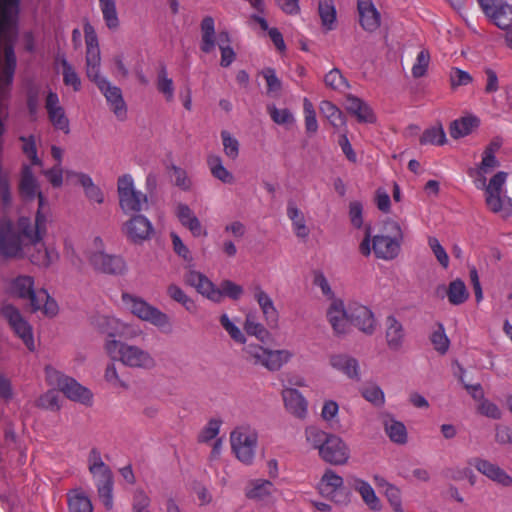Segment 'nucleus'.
Wrapping results in <instances>:
<instances>
[{"label":"nucleus","mask_w":512,"mask_h":512,"mask_svg":"<svg viewBox=\"0 0 512 512\" xmlns=\"http://www.w3.org/2000/svg\"><path fill=\"white\" fill-rule=\"evenodd\" d=\"M167 294L171 299L183 305L188 311H192L195 306L194 301L176 284H170L167 287Z\"/></svg>","instance_id":"0e129e2a"},{"label":"nucleus","mask_w":512,"mask_h":512,"mask_svg":"<svg viewBox=\"0 0 512 512\" xmlns=\"http://www.w3.org/2000/svg\"><path fill=\"white\" fill-rule=\"evenodd\" d=\"M319 15L323 26L331 30L336 21V10L332 0H320Z\"/></svg>","instance_id":"5fc2aeb1"},{"label":"nucleus","mask_w":512,"mask_h":512,"mask_svg":"<svg viewBox=\"0 0 512 512\" xmlns=\"http://www.w3.org/2000/svg\"><path fill=\"white\" fill-rule=\"evenodd\" d=\"M430 59H431V57H430V53L428 50L421 49L418 52V54L415 58V61L413 63V66L411 68V73L414 78H420L426 74L429 64H430Z\"/></svg>","instance_id":"680f3d73"},{"label":"nucleus","mask_w":512,"mask_h":512,"mask_svg":"<svg viewBox=\"0 0 512 512\" xmlns=\"http://www.w3.org/2000/svg\"><path fill=\"white\" fill-rule=\"evenodd\" d=\"M430 340L434 349L442 355L445 354L450 347V340L442 324L437 325L430 336Z\"/></svg>","instance_id":"13d9d810"},{"label":"nucleus","mask_w":512,"mask_h":512,"mask_svg":"<svg viewBox=\"0 0 512 512\" xmlns=\"http://www.w3.org/2000/svg\"><path fill=\"white\" fill-rule=\"evenodd\" d=\"M327 321L336 336H346L350 333L349 303L342 299H333L326 310Z\"/></svg>","instance_id":"5701e85b"},{"label":"nucleus","mask_w":512,"mask_h":512,"mask_svg":"<svg viewBox=\"0 0 512 512\" xmlns=\"http://www.w3.org/2000/svg\"><path fill=\"white\" fill-rule=\"evenodd\" d=\"M385 338L387 346L391 350H399L403 345V326L394 316H389L386 319Z\"/></svg>","instance_id":"e433bc0d"},{"label":"nucleus","mask_w":512,"mask_h":512,"mask_svg":"<svg viewBox=\"0 0 512 512\" xmlns=\"http://www.w3.org/2000/svg\"><path fill=\"white\" fill-rule=\"evenodd\" d=\"M84 35L86 43V75L105 96L110 109L117 118L124 119L127 108L120 88L112 85L100 73L101 57L98 38L91 24L86 23L84 25Z\"/></svg>","instance_id":"7ed1b4c3"},{"label":"nucleus","mask_w":512,"mask_h":512,"mask_svg":"<svg viewBox=\"0 0 512 512\" xmlns=\"http://www.w3.org/2000/svg\"><path fill=\"white\" fill-rule=\"evenodd\" d=\"M319 108L323 116L326 117L333 126L344 124L342 112L333 103L322 101Z\"/></svg>","instance_id":"e2e57ef3"},{"label":"nucleus","mask_w":512,"mask_h":512,"mask_svg":"<svg viewBox=\"0 0 512 512\" xmlns=\"http://www.w3.org/2000/svg\"><path fill=\"white\" fill-rule=\"evenodd\" d=\"M352 488L360 495L363 503L368 507L369 510L379 512L382 509V501L377 496L374 488L368 481L360 477H353Z\"/></svg>","instance_id":"7c9ffc66"},{"label":"nucleus","mask_w":512,"mask_h":512,"mask_svg":"<svg viewBox=\"0 0 512 512\" xmlns=\"http://www.w3.org/2000/svg\"><path fill=\"white\" fill-rule=\"evenodd\" d=\"M69 512H93V505L89 496L81 491L74 490L68 495Z\"/></svg>","instance_id":"ea45409f"},{"label":"nucleus","mask_w":512,"mask_h":512,"mask_svg":"<svg viewBox=\"0 0 512 512\" xmlns=\"http://www.w3.org/2000/svg\"><path fill=\"white\" fill-rule=\"evenodd\" d=\"M468 464L498 486L512 487V476L497 463L486 458L473 457L468 460Z\"/></svg>","instance_id":"4be33fe9"},{"label":"nucleus","mask_w":512,"mask_h":512,"mask_svg":"<svg viewBox=\"0 0 512 512\" xmlns=\"http://www.w3.org/2000/svg\"><path fill=\"white\" fill-rule=\"evenodd\" d=\"M121 300L124 308L138 319L148 322L162 331L171 330L172 325L169 316L145 299L124 292L121 295Z\"/></svg>","instance_id":"9d476101"},{"label":"nucleus","mask_w":512,"mask_h":512,"mask_svg":"<svg viewBox=\"0 0 512 512\" xmlns=\"http://www.w3.org/2000/svg\"><path fill=\"white\" fill-rule=\"evenodd\" d=\"M231 451L236 459L246 466L254 463L258 445L256 430L248 425L235 427L229 437Z\"/></svg>","instance_id":"f8f14e48"},{"label":"nucleus","mask_w":512,"mask_h":512,"mask_svg":"<svg viewBox=\"0 0 512 512\" xmlns=\"http://www.w3.org/2000/svg\"><path fill=\"white\" fill-rule=\"evenodd\" d=\"M244 330L260 341H264L269 336V331L265 324L261 323L253 314L246 315Z\"/></svg>","instance_id":"a18cd8bd"},{"label":"nucleus","mask_w":512,"mask_h":512,"mask_svg":"<svg viewBox=\"0 0 512 512\" xmlns=\"http://www.w3.org/2000/svg\"><path fill=\"white\" fill-rule=\"evenodd\" d=\"M1 311L14 333L22 340L30 351H34L36 346L32 327L23 318L20 311L11 304L4 305Z\"/></svg>","instance_id":"aec40b11"},{"label":"nucleus","mask_w":512,"mask_h":512,"mask_svg":"<svg viewBox=\"0 0 512 512\" xmlns=\"http://www.w3.org/2000/svg\"><path fill=\"white\" fill-rule=\"evenodd\" d=\"M218 291L220 292L219 303H221L225 297L237 301L244 295V287L228 279L220 283Z\"/></svg>","instance_id":"603ef678"},{"label":"nucleus","mask_w":512,"mask_h":512,"mask_svg":"<svg viewBox=\"0 0 512 512\" xmlns=\"http://www.w3.org/2000/svg\"><path fill=\"white\" fill-rule=\"evenodd\" d=\"M268 112L272 120L278 125H292L295 122L294 115L286 108L268 107Z\"/></svg>","instance_id":"774afa93"},{"label":"nucleus","mask_w":512,"mask_h":512,"mask_svg":"<svg viewBox=\"0 0 512 512\" xmlns=\"http://www.w3.org/2000/svg\"><path fill=\"white\" fill-rule=\"evenodd\" d=\"M217 44L221 52L220 64L223 67L230 66L235 60L236 54L230 45V38L228 33L221 32L217 36Z\"/></svg>","instance_id":"49530a36"},{"label":"nucleus","mask_w":512,"mask_h":512,"mask_svg":"<svg viewBox=\"0 0 512 512\" xmlns=\"http://www.w3.org/2000/svg\"><path fill=\"white\" fill-rule=\"evenodd\" d=\"M223 153L230 160H236L240 154V142L235 135L228 130L220 133Z\"/></svg>","instance_id":"c03bdc74"},{"label":"nucleus","mask_w":512,"mask_h":512,"mask_svg":"<svg viewBox=\"0 0 512 512\" xmlns=\"http://www.w3.org/2000/svg\"><path fill=\"white\" fill-rule=\"evenodd\" d=\"M315 489L320 496L335 505H347L350 501V494L345 487L344 478L331 468L324 470Z\"/></svg>","instance_id":"4468645a"},{"label":"nucleus","mask_w":512,"mask_h":512,"mask_svg":"<svg viewBox=\"0 0 512 512\" xmlns=\"http://www.w3.org/2000/svg\"><path fill=\"white\" fill-rule=\"evenodd\" d=\"M44 108L47 118L52 127L67 135L70 133V120L65 107L61 104L56 91L48 88L44 92Z\"/></svg>","instance_id":"f3484780"},{"label":"nucleus","mask_w":512,"mask_h":512,"mask_svg":"<svg viewBox=\"0 0 512 512\" xmlns=\"http://www.w3.org/2000/svg\"><path fill=\"white\" fill-rule=\"evenodd\" d=\"M219 322L232 340L241 344L245 343V333L238 326V323L231 319L228 314L223 313L219 318Z\"/></svg>","instance_id":"3c124183"},{"label":"nucleus","mask_w":512,"mask_h":512,"mask_svg":"<svg viewBox=\"0 0 512 512\" xmlns=\"http://www.w3.org/2000/svg\"><path fill=\"white\" fill-rule=\"evenodd\" d=\"M68 170L58 164L42 169L41 173L53 188H60L63 186L65 179L67 180Z\"/></svg>","instance_id":"8fccbe9b"},{"label":"nucleus","mask_w":512,"mask_h":512,"mask_svg":"<svg viewBox=\"0 0 512 512\" xmlns=\"http://www.w3.org/2000/svg\"><path fill=\"white\" fill-rule=\"evenodd\" d=\"M479 119L474 115L463 116L450 124L449 132L453 139L468 136L479 126Z\"/></svg>","instance_id":"4c0bfd02"},{"label":"nucleus","mask_w":512,"mask_h":512,"mask_svg":"<svg viewBox=\"0 0 512 512\" xmlns=\"http://www.w3.org/2000/svg\"><path fill=\"white\" fill-rule=\"evenodd\" d=\"M332 369L341 372L350 379L359 378V365L355 358L345 353H333L329 356Z\"/></svg>","instance_id":"2f4dec72"},{"label":"nucleus","mask_w":512,"mask_h":512,"mask_svg":"<svg viewBox=\"0 0 512 512\" xmlns=\"http://www.w3.org/2000/svg\"><path fill=\"white\" fill-rule=\"evenodd\" d=\"M252 295L262 313L265 324L275 329L279 326L280 312L277 309L272 297L260 285L254 286Z\"/></svg>","instance_id":"a878e982"},{"label":"nucleus","mask_w":512,"mask_h":512,"mask_svg":"<svg viewBox=\"0 0 512 512\" xmlns=\"http://www.w3.org/2000/svg\"><path fill=\"white\" fill-rule=\"evenodd\" d=\"M170 238L174 253L184 262L191 264L194 261V257L190 248L184 243L177 233L172 232L170 234Z\"/></svg>","instance_id":"bf43d9fd"},{"label":"nucleus","mask_w":512,"mask_h":512,"mask_svg":"<svg viewBox=\"0 0 512 512\" xmlns=\"http://www.w3.org/2000/svg\"><path fill=\"white\" fill-rule=\"evenodd\" d=\"M45 377L49 385L57 387L67 398L80 402L82 404H90L93 399L91 391L82 386L76 380L62 374L52 366L45 368Z\"/></svg>","instance_id":"ddd939ff"},{"label":"nucleus","mask_w":512,"mask_h":512,"mask_svg":"<svg viewBox=\"0 0 512 512\" xmlns=\"http://www.w3.org/2000/svg\"><path fill=\"white\" fill-rule=\"evenodd\" d=\"M326 86L337 91H345L349 84L338 69L330 70L324 77Z\"/></svg>","instance_id":"69168bd1"},{"label":"nucleus","mask_w":512,"mask_h":512,"mask_svg":"<svg viewBox=\"0 0 512 512\" xmlns=\"http://www.w3.org/2000/svg\"><path fill=\"white\" fill-rule=\"evenodd\" d=\"M446 141V134L441 125H435L426 129L420 137V144L422 145L442 146Z\"/></svg>","instance_id":"de8ad7c7"},{"label":"nucleus","mask_w":512,"mask_h":512,"mask_svg":"<svg viewBox=\"0 0 512 512\" xmlns=\"http://www.w3.org/2000/svg\"><path fill=\"white\" fill-rule=\"evenodd\" d=\"M99 5L106 26L111 30L117 29L119 26V18L115 0H99Z\"/></svg>","instance_id":"09e8293b"},{"label":"nucleus","mask_w":512,"mask_h":512,"mask_svg":"<svg viewBox=\"0 0 512 512\" xmlns=\"http://www.w3.org/2000/svg\"><path fill=\"white\" fill-rule=\"evenodd\" d=\"M447 297L453 305H460L467 301L469 292L465 283L461 279L451 281L447 289Z\"/></svg>","instance_id":"37998d69"},{"label":"nucleus","mask_w":512,"mask_h":512,"mask_svg":"<svg viewBox=\"0 0 512 512\" xmlns=\"http://www.w3.org/2000/svg\"><path fill=\"white\" fill-rule=\"evenodd\" d=\"M244 352L253 364L270 372L281 370L295 355L292 350L287 348L271 349L256 343L248 344L244 348Z\"/></svg>","instance_id":"9b49d317"},{"label":"nucleus","mask_w":512,"mask_h":512,"mask_svg":"<svg viewBox=\"0 0 512 512\" xmlns=\"http://www.w3.org/2000/svg\"><path fill=\"white\" fill-rule=\"evenodd\" d=\"M285 409L294 417L305 419L308 414V401L301 391L293 387H283L281 392Z\"/></svg>","instance_id":"cd10ccee"},{"label":"nucleus","mask_w":512,"mask_h":512,"mask_svg":"<svg viewBox=\"0 0 512 512\" xmlns=\"http://www.w3.org/2000/svg\"><path fill=\"white\" fill-rule=\"evenodd\" d=\"M104 349L112 361H119L126 367L151 370L156 366L154 356L140 346L116 339H108Z\"/></svg>","instance_id":"6e6552de"},{"label":"nucleus","mask_w":512,"mask_h":512,"mask_svg":"<svg viewBox=\"0 0 512 512\" xmlns=\"http://www.w3.org/2000/svg\"><path fill=\"white\" fill-rule=\"evenodd\" d=\"M123 232L130 242L142 244L152 238L154 227L146 216L137 214L124 223Z\"/></svg>","instance_id":"393cba45"},{"label":"nucleus","mask_w":512,"mask_h":512,"mask_svg":"<svg viewBox=\"0 0 512 512\" xmlns=\"http://www.w3.org/2000/svg\"><path fill=\"white\" fill-rule=\"evenodd\" d=\"M331 432L324 431L319 427L310 425L304 430L305 443L319 454L326 444Z\"/></svg>","instance_id":"58836bf2"},{"label":"nucleus","mask_w":512,"mask_h":512,"mask_svg":"<svg viewBox=\"0 0 512 512\" xmlns=\"http://www.w3.org/2000/svg\"><path fill=\"white\" fill-rule=\"evenodd\" d=\"M17 60L15 54H0V114L6 109V101L10 97L11 88L13 84L14 74L16 70ZM4 131L2 122L0 121V136ZM0 194L5 204H8L11 200V194L7 181L0 179ZM50 213L48 214V216ZM49 217L47 218V220ZM9 222L16 224V221L9 219H2L0 226L3 223ZM48 221L46 222V224ZM47 231V227L45 228ZM46 232L43 233L41 239L35 241L27 247H25L23 253L17 256L6 255L0 251V254L7 258H23L28 256L32 263L41 266L48 267L59 260V252L53 244L40 243Z\"/></svg>","instance_id":"f03ea898"},{"label":"nucleus","mask_w":512,"mask_h":512,"mask_svg":"<svg viewBox=\"0 0 512 512\" xmlns=\"http://www.w3.org/2000/svg\"><path fill=\"white\" fill-rule=\"evenodd\" d=\"M383 427L391 442L397 445H405L408 442V431L405 424L393 416H383Z\"/></svg>","instance_id":"473e14b6"},{"label":"nucleus","mask_w":512,"mask_h":512,"mask_svg":"<svg viewBox=\"0 0 512 512\" xmlns=\"http://www.w3.org/2000/svg\"><path fill=\"white\" fill-rule=\"evenodd\" d=\"M287 217L291 221L292 230L296 237L306 240L309 237L310 229L306 224V218L304 213L295 202L288 203Z\"/></svg>","instance_id":"c9c22d12"},{"label":"nucleus","mask_w":512,"mask_h":512,"mask_svg":"<svg viewBox=\"0 0 512 512\" xmlns=\"http://www.w3.org/2000/svg\"><path fill=\"white\" fill-rule=\"evenodd\" d=\"M9 293L20 299L29 300L33 311H39L49 318L55 317L59 312V306L47 290H36L34 278L29 275H19L12 279L8 287Z\"/></svg>","instance_id":"39448f33"},{"label":"nucleus","mask_w":512,"mask_h":512,"mask_svg":"<svg viewBox=\"0 0 512 512\" xmlns=\"http://www.w3.org/2000/svg\"><path fill=\"white\" fill-rule=\"evenodd\" d=\"M120 208L124 213L140 212L148 205V197L136 188L130 174L121 175L117 180Z\"/></svg>","instance_id":"2eb2a0df"},{"label":"nucleus","mask_w":512,"mask_h":512,"mask_svg":"<svg viewBox=\"0 0 512 512\" xmlns=\"http://www.w3.org/2000/svg\"><path fill=\"white\" fill-rule=\"evenodd\" d=\"M359 22L368 32L376 31L381 23V16L372 0H357Z\"/></svg>","instance_id":"c756f323"},{"label":"nucleus","mask_w":512,"mask_h":512,"mask_svg":"<svg viewBox=\"0 0 512 512\" xmlns=\"http://www.w3.org/2000/svg\"><path fill=\"white\" fill-rule=\"evenodd\" d=\"M57 63L61 69L64 84L72 87L75 92L79 91L82 82L75 68L64 57H59Z\"/></svg>","instance_id":"a19ab883"},{"label":"nucleus","mask_w":512,"mask_h":512,"mask_svg":"<svg viewBox=\"0 0 512 512\" xmlns=\"http://www.w3.org/2000/svg\"><path fill=\"white\" fill-rule=\"evenodd\" d=\"M507 179V172L498 171L489 179L486 187L478 188L484 191L487 209L502 217L512 215V198L508 196L506 189Z\"/></svg>","instance_id":"1a4fd4ad"},{"label":"nucleus","mask_w":512,"mask_h":512,"mask_svg":"<svg viewBox=\"0 0 512 512\" xmlns=\"http://www.w3.org/2000/svg\"><path fill=\"white\" fill-rule=\"evenodd\" d=\"M84 253L89 264L97 272L118 276L127 271L125 259L121 255L108 253L104 240L99 235H94L88 240Z\"/></svg>","instance_id":"0eeeda50"},{"label":"nucleus","mask_w":512,"mask_h":512,"mask_svg":"<svg viewBox=\"0 0 512 512\" xmlns=\"http://www.w3.org/2000/svg\"><path fill=\"white\" fill-rule=\"evenodd\" d=\"M106 458L107 456L99 448L93 447L87 454L86 464L96 487L99 501L106 510L110 511L114 507V480L112 470L106 463Z\"/></svg>","instance_id":"423d86ee"},{"label":"nucleus","mask_w":512,"mask_h":512,"mask_svg":"<svg viewBox=\"0 0 512 512\" xmlns=\"http://www.w3.org/2000/svg\"><path fill=\"white\" fill-rule=\"evenodd\" d=\"M276 488L270 480L251 479L244 488L245 497L254 502H268L273 498Z\"/></svg>","instance_id":"c85d7f7f"},{"label":"nucleus","mask_w":512,"mask_h":512,"mask_svg":"<svg viewBox=\"0 0 512 512\" xmlns=\"http://www.w3.org/2000/svg\"><path fill=\"white\" fill-rule=\"evenodd\" d=\"M303 114L306 132L308 134H315L318 131L316 111L308 98L303 99Z\"/></svg>","instance_id":"052dcab7"},{"label":"nucleus","mask_w":512,"mask_h":512,"mask_svg":"<svg viewBox=\"0 0 512 512\" xmlns=\"http://www.w3.org/2000/svg\"><path fill=\"white\" fill-rule=\"evenodd\" d=\"M157 89L164 96L167 102H172L175 96L174 82L166 72L162 69L157 78Z\"/></svg>","instance_id":"4d7b16f0"},{"label":"nucleus","mask_w":512,"mask_h":512,"mask_svg":"<svg viewBox=\"0 0 512 512\" xmlns=\"http://www.w3.org/2000/svg\"><path fill=\"white\" fill-rule=\"evenodd\" d=\"M207 166L213 178L223 184L232 185L235 183L234 174L225 166L222 157L218 154H209L206 159Z\"/></svg>","instance_id":"72a5a7b5"},{"label":"nucleus","mask_w":512,"mask_h":512,"mask_svg":"<svg viewBox=\"0 0 512 512\" xmlns=\"http://www.w3.org/2000/svg\"><path fill=\"white\" fill-rule=\"evenodd\" d=\"M174 213L180 224L186 228L194 238H206L208 236L207 227L187 204L177 203Z\"/></svg>","instance_id":"bb28decb"},{"label":"nucleus","mask_w":512,"mask_h":512,"mask_svg":"<svg viewBox=\"0 0 512 512\" xmlns=\"http://www.w3.org/2000/svg\"><path fill=\"white\" fill-rule=\"evenodd\" d=\"M104 379L114 389L127 388V383L120 377L114 361L107 364Z\"/></svg>","instance_id":"338daca9"},{"label":"nucleus","mask_w":512,"mask_h":512,"mask_svg":"<svg viewBox=\"0 0 512 512\" xmlns=\"http://www.w3.org/2000/svg\"><path fill=\"white\" fill-rule=\"evenodd\" d=\"M223 424V421L220 418H212L210 419L205 426L202 428L198 435V440L201 443H209L215 439H217L218 434L220 433V428Z\"/></svg>","instance_id":"6e6d98bb"},{"label":"nucleus","mask_w":512,"mask_h":512,"mask_svg":"<svg viewBox=\"0 0 512 512\" xmlns=\"http://www.w3.org/2000/svg\"><path fill=\"white\" fill-rule=\"evenodd\" d=\"M184 279L185 283L194 288L200 295L214 303H219L220 292L218 286L203 272L190 265Z\"/></svg>","instance_id":"b1692460"},{"label":"nucleus","mask_w":512,"mask_h":512,"mask_svg":"<svg viewBox=\"0 0 512 512\" xmlns=\"http://www.w3.org/2000/svg\"><path fill=\"white\" fill-rule=\"evenodd\" d=\"M346 110L354 115L359 122L372 123L375 121V115L370 106L353 95H348L345 100Z\"/></svg>","instance_id":"f704fd0d"},{"label":"nucleus","mask_w":512,"mask_h":512,"mask_svg":"<svg viewBox=\"0 0 512 512\" xmlns=\"http://www.w3.org/2000/svg\"><path fill=\"white\" fill-rule=\"evenodd\" d=\"M318 456L330 465L344 466L350 461L351 449L341 436L331 433Z\"/></svg>","instance_id":"a211bd4d"},{"label":"nucleus","mask_w":512,"mask_h":512,"mask_svg":"<svg viewBox=\"0 0 512 512\" xmlns=\"http://www.w3.org/2000/svg\"><path fill=\"white\" fill-rule=\"evenodd\" d=\"M499 148V142H491L483 150L480 163L468 170V175L477 189L486 187L489 181L487 180V175L499 167L500 163L496 157Z\"/></svg>","instance_id":"dca6fc26"},{"label":"nucleus","mask_w":512,"mask_h":512,"mask_svg":"<svg viewBox=\"0 0 512 512\" xmlns=\"http://www.w3.org/2000/svg\"><path fill=\"white\" fill-rule=\"evenodd\" d=\"M485 15L502 30L512 28V5L504 0H479Z\"/></svg>","instance_id":"412c9836"},{"label":"nucleus","mask_w":512,"mask_h":512,"mask_svg":"<svg viewBox=\"0 0 512 512\" xmlns=\"http://www.w3.org/2000/svg\"><path fill=\"white\" fill-rule=\"evenodd\" d=\"M402 241L401 226L397 221L389 219L382 222L379 232L373 237L370 226L365 228V235L359 244V251L365 257L374 253L376 258L389 261L399 255Z\"/></svg>","instance_id":"20e7f679"},{"label":"nucleus","mask_w":512,"mask_h":512,"mask_svg":"<svg viewBox=\"0 0 512 512\" xmlns=\"http://www.w3.org/2000/svg\"><path fill=\"white\" fill-rule=\"evenodd\" d=\"M201 49L210 53L215 48V23L212 17H205L201 23Z\"/></svg>","instance_id":"79ce46f5"},{"label":"nucleus","mask_w":512,"mask_h":512,"mask_svg":"<svg viewBox=\"0 0 512 512\" xmlns=\"http://www.w3.org/2000/svg\"><path fill=\"white\" fill-rule=\"evenodd\" d=\"M21 151L29 163L21 168L19 193L24 200H38V208L32 220L21 215L17 223L5 222L0 226V251L6 255L17 256L23 253L27 245L41 239L45 232L49 214L47 199L43 195L40 183L32 166L42 167L43 159L39 154L41 137L33 134L21 136Z\"/></svg>","instance_id":"f257e3e1"},{"label":"nucleus","mask_w":512,"mask_h":512,"mask_svg":"<svg viewBox=\"0 0 512 512\" xmlns=\"http://www.w3.org/2000/svg\"><path fill=\"white\" fill-rule=\"evenodd\" d=\"M350 327L354 326L361 333L371 336L378 331L379 323L370 307L359 302H349Z\"/></svg>","instance_id":"6ab92c4d"},{"label":"nucleus","mask_w":512,"mask_h":512,"mask_svg":"<svg viewBox=\"0 0 512 512\" xmlns=\"http://www.w3.org/2000/svg\"><path fill=\"white\" fill-rule=\"evenodd\" d=\"M384 496L393 512H406L403 504L402 491L396 485H387Z\"/></svg>","instance_id":"864d4df0"}]
</instances>
